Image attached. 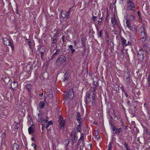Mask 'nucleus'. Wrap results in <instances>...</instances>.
Here are the masks:
<instances>
[{"label":"nucleus","instance_id":"nucleus-1","mask_svg":"<svg viewBox=\"0 0 150 150\" xmlns=\"http://www.w3.org/2000/svg\"><path fill=\"white\" fill-rule=\"evenodd\" d=\"M90 95L88 93L87 94L86 96V104H88V102L90 101L92 102V106L93 107H94L96 106V103L95 100H94L95 97V95L93 92L92 95L91 96V97Z\"/></svg>","mask_w":150,"mask_h":150},{"label":"nucleus","instance_id":"nucleus-2","mask_svg":"<svg viewBox=\"0 0 150 150\" xmlns=\"http://www.w3.org/2000/svg\"><path fill=\"white\" fill-rule=\"evenodd\" d=\"M58 122L59 123V128L60 129H64V125L66 123L65 120H64L63 118L61 116L59 115L58 117Z\"/></svg>","mask_w":150,"mask_h":150},{"label":"nucleus","instance_id":"nucleus-3","mask_svg":"<svg viewBox=\"0 0 150 150\" xmlns=\"http://www.w3.org/2000/svg\"><path fill=\"white\" fill-rule=\"evenodd\" d=\"M3 40H4V44L6 45H10L11 47L12 51H13L14 47L13 42L11 41L10 40L8 39L7 38H3Z\"/></svg>","mask_w":150,"mask_h":150},{"label":"nucleus","instance_id":"nucleus-4","mask_svg":"<svg viewBox=\"0 0 150 150\" xmlns=\"http://www.w3.org/2000/svg\"><path fill=\"white\" fill-rule=\"evenodd\" d=\"M112 129L113 131V133L114 134H117L119 135L120 133L123 131L122 128H117L116 126L114 125L112 127Z\"/></svg>","mask_w":150,"mask_h":150},{"label":"nucleus","instance_id":"nucleus-5","mask_svg":"<svg viewBox=\"0 0 150 150\" xmlns=\"http://www.w3.org/2000/svg\"><path fill=\"white\" fill-rule=\"evenodd\" d=\"M144 54V52L143 50L142 49L139 50L138 51L137 58L139 61H142L143 59Z\"/></svg>","mask_w":150,"mask_h":150},{"label":"nucleus","instance_id":"nucleus-6","mask_svg":"<svg viewBox=\"0 0 150 150\" xmlns=\"http://www.w3.org/2000/svg\"><path fill=\"white\" fill-rule=\"evenodd\" d=\"M42 133H45L46 130H47V120H45L42 121Z\"/></svg>","mask_w":150,"mask_h":150},{"label":"nucleus","instance_id":"nucleus-7","mask_svg":"<svg viewBox=\"0 0 150 150\" xmlns=\"http://www.w3.org/2000/svg\"><path fill=\"white\" fill-rule=\"evenodd\" d=\"M66 58L64 56L61 55L57 60L56 63L58 65H59L61 63L64 62L66 61Z\"/></svg>","mask_w":150,"mask_h":150},{"label":"nucleus","instance_id":"nucleus-8","mask_svg":"<svg viewBox=\"0 0 150 150\" xmlns=\"http://www.w3.org/2000/svg\"><path fill=\"white\" fill-rule=\"evenodd\" d=\"M76 134L77 133L76 132H74L71 133V135L72 137L71 139L72 142V144H73L74 143L76 142V141L77 139V136Z\"/></svg>","mask_w":150,"mask_h":150},{"label":"nucleus","instance_id":"nucleus-9","mask_svg":"<svg viewBox=\"0 0 150 150\" xmlns=\"http://www.w3.org/2000/svg\"><path fill=\"white\" fill-rule=\"evenodd\" d=\"M66 96L68 97L69 98L72 99L74 97V93L72 89L69 90L67 93L65 94Z\"/></svg>","mask_w":150,"mask_h":150},{"label":"nucleus","instance_id":"nucleus-10","mask_svg":"<svg viewBox=\"0 0 150 150\" xmlns=\"http://www.w3.org/2000/svg\"><path fill=\"white\" fill-rule=\"evenodd\" d=\"M70 14V12L69 11H62L61 13V17L62 18H68Z\"/></svg>","mask_w":150,"mask_h":150},{"label":"nucleus","instance_id":"nucleus-11","mask_svg":"<svg viewBox=\"0 0 150 150\" xmlns=\"http://www.w3.org/2000/svg\"><path fill=\"white\" fill-rule=\"evenodd\" d=\"M1 80L3 81V82H4V84H7L9 83L11 80V79L8 77L4 76L1 78Z\"/></svg>","mask_w":150,"mask_h":150},{"label":"nucleus","instance_id":"nucleus-12","mask_svg":"<svg viewBox=\"0 0 150 150\" xmlns=\"http://www.w3.org/2000/svg\"><path fill=\"white\" fill-rule=\"evenodd\" d=\"M128 8L129 9L134 10L133 9L135 8L134 4L132 1H129L127 2Z\"/></svg>","mask_w":150,"mask_h":150},{"label":"nucleus","instance_id":"nucleus-13","mask_svg":"<svg viewBox=\"0 0 150 150\" xmlns=\"http://www.w3.org/2000/svg\"><path fill=\"white\" fill-rule=\"evenodd\" d=\"M47 68V65L44 64L42 67V69H45L44 71L42 74V76L43 79H46V72L47 70L46 69Z\"/></svg>","mask_w":150,"mask_h":150},{"label":"nucleus","instance_id":"nucleus-14","mask_svg":"<svg viewBox=\"0 0 150 150\" xmlns=\"http://www.w3.org/2000/svg\"><path fill=\"white\" fill-rule=\"evenodd\" d=\"M34 124H32L28 128V132L29 134H33L34 132Z\"/></svg>","mask_w":150,"mask_h":150},{"label":"nucleus","instance_id":"nucleus-15","mask_svg":"<svg viewBox=\"0 0 150 150\" xmlns=\"http://www.w3.org/2000/svg\"><path fill=\"white\" fill-rule=\"evenodd\" d=\"M111 22L112 24V25H113V26L114 28L118 25V24L115 18H112Z\"/></svg>","mask_w":150,"mask_h":150},{"label":"nucleus","instance_id":"nucleus-16","mask_svg":"<svg viewBox=\"0 0 150 150\" xmlns=\"http://www.w3.org/2000/svg\"><path fill=\"white\" fill-rule=\"evenodd\" d=\"M11 87L12 88V89L14 90L15 88L18 85V83L14 81L12 83H11Z\"/></svg>","mask_w":150,"mask_h":150},{"label":"nucleus","instance_id":"nucleus-17","mask_svg":"<svg viewBox=\"0 0 150 150\" xmlns=\"http://www.w3.org/2000/svg\"><path fill=\"white\" fill-rule=\"evenodd\" d=\"M20 149V146L18 145L15 143L13 146V150H19Z\"/></svg>","mask_w":150,"mask_h":150},{"label":"nucleus","instance_id":"nucleus-18","mask_svg":"<svg viewBox=\"0 0 150 150\" xmlns=\"http://www.w3.org/2000/svg\"><path fill=\"white\" fill-rule=\"evenodd\" d=\"M121 39L122 41V43L123 46H126L128 44L129 41L128 42V43H127V42H126V40L123 38H121Z\"/></svg>","mask_w":150,"mask_h":150},{"label":"nucleus","instance_id":"nucleus-19","mask_svg":"<svg viewBox=\"0 0 150 150\" xmlns=\"http://www.w3.org/2000/svg\"><path fill=\"white\" fill-rule=\"evenodd\" d=\"M49 91V94H47V95H49V97L50 99L52 98L53 96L52 95V90L50 89H49L47 90V91Z\"/></svg>","mask_w":150,"mask_h":150},{"label":"nucleus","instance_id":"nucleus-20","mask_svg":"<svg viewBox=\"0 0 150 150\" xmlns=\"http://www.w3.org/2000/svg\"><path fill=\"white\" fill-rule=\"evenodd\" d=\"M25 88L29 91H30L31 90L32 86L29 84H27L25 85Z\"/></svg>","mask_w":150,"mask_h":150},{"label":"nucleus","instance_id":"nucleus-21","mask_svg":"<svg viewBox=\"0 0 150 150\" xmlns=\"http://www.w3.org/2000/svg\"><path fill=\"white\" fill-rule=\"evenodd\" d=\"M6 114H5L4 113H0V118H6L8 114V113H6Z\"/></svg>","mask_w":150,"mask_h":150},{"label":"nucleus","instance_id":"nucleus-22","mask_svg":"<svg viewBox=\"0 0 150 150\" xmlns=\"http://www.w3.org/2000/svg\"><path fill=\"white\" fill-rule=\"evenodd\" d=\"M129 30L132 31H134L136 29V28L135 25L131 26L129 28Z\"/></svg>","mask_w":150,"mask_h":150},{"label":"nucleus","instance_id":"nucleus-23","mask_svg":"<svg viewBox=\"0 0 150 150\" xmlns=\"http://www.w3.org/2000/svg\"><path fill=\"white\" fill-rule=\"evenodd\" d=\"M60 52V51L59 50L57 49L56 52L53 54L52 57V59L55 57L56 55H58Z\"/></svg>","mask_w":150,"mask_h":150},{"label":"nucleus","instance_id":"nucleus-24","mask_svg":"<svg viewBox=\"0 0 150 150\" xmlns=\"http://www.w3.org/2000/svg\"><path fill=\"white\" fill-rule=\"evenodd\" d=\"M80 113H77V120L79 121V123H81V122L80 121V120L81 119V115Z\"/></svg>","mask_w":150,"mask_h":150},{"label":"nucleus","instance_id":"nucleus-25","mask_svg":"<svg viewBox=\"0 0 150 150\" xmlns=\"http://www.w3.org/2000/svg\"><path fill=\"white\" fill-rule=\"evenodd\" d=\"M39 105L41 109L44 108L45 107V103L42 101L40 102Z\"/></svg>","mask_w":150,"mask_h":150},{"label":"nucleus","instance_id":"nucleus-26","mask_svg":"<svg viewBox=\"0 0 150 150\" xmlns=\"http://www.w3.org/2000/svg\"><path fill=\"white\" fill-rule=\"evenodd\" d=\"M69 47L71 51V54H73L75 52V50L74 48H73V46L71 45H70L69 46Z\"/></svg>","mask_w":150,"mask_h":150},{"label":"nucleus","instance_id":"nucleus-27","mask_svg":"<svg viewBox=\"0 0 150 150\" xmlns=\"http://www.w3.org/2000/svg\"><path fill=\"white\" fill-rule=\"evenodd\" d=\"M126 24L127 27L129 28L131 25L130 21L129 20H127L126 21Z\"/></svg>","mask_w":150,"mask_h":150},{"label":"nucleus","instance_id":"nucleus-28","mask_svg":"<svg viewBox=\"0 0 150 150\" xmlns=\"http://www.w3.org/2000/svg\"><path fill=\"white\" fill-rule=\"evenodd\" d=\"M29 39H26L25 40V42L28 43V45L29 46V47L30 48L32 49L31 48V43L30 41H29Z\"/></svg>","mask_w":150,"mask_h":150},{"label":"nucleus","instance_id":"nucleus-29","mask_svg":"<svg viewBox=\"0 0 150 150\" xmlns=\"http://www.w3.org/2000/svg\"><path fill=\"white\" fill-rule=\"evenodd\" d=\"M120 55L121 58H123L124 57V52L123 49H122L120 50Z\"/></svg>","mask_w":150,"mask_h":150},{"label":"nucleus","instance_id":"nucleus-30","mask_svg":"<svg viewBox=\"0 0 150 150\" xmlns=\"http://www.w3.org/2000/svg\"><path fill=\"white\" fill-rule=\"evenodd\" d=\"M79 124L77 126V127L76 128V130L78 132H80L81 130V128L80 127V126L81 125V123H79Z\"/></svg>","mask_w":150,"mask_h":150},{"label":"nucleus","instance_id":"nucleus-31","mask_svg":"<svg viewBox=\"0 0 150 150\" xmlns=\"http://www.w3.org/2000/svg\"><path fill=\"white\" fill-rule=\"evenodd\" d=\"M146 37L145 32H141V38H146Z\"/></svg>","mask_w":150,"mask_h":150},{"label":"nucleus","instance_id":"nucleus-32","mask_svg":"<svg viewBox=\"0 0 150 150\" xmlns=\"http://www.w3.org/2000/svg\"><path fill=\"white\" fill-rule=\"evenodd\" d=\"M82 140L83 141V142H84V137H83V134H81V137L79 139V144L80 141Z\"/></svg>","mask_w":150,"mask_h":150},{"label":"nucleus","instance_id":"nucleus-33","mask_svg":"<svg viewBox=\"0 0 150 150\" xmlns=\"http://www.w3.org/2000/svg\"><path fill=\"white\" fill-rule=\"evenodd\" d=\"M69 78V76L67 74V73L65 74L64 75V78L63 79L64 81H65L66 80H67Z\"/></svg>","mask_w":150,"mask_h":150},{"label":"nucleus","instance_id":"nucleus-34","mask_svg":"<svg viewBox=\"0 0 150 150\" xmlns=\"http://www.w3.org/2000/svg\"><path fill=\"white\" fill-rule=\"evenodd\" d=\"M16 11H15V12L17 14H19V12L18 11V9L19 8V6H18V4H16Z\"/></svg>","mask_w":150,"mask_h":150},{"label":"nucleus","instance_id":"nucleus-35","mask_svg":"<svg viewBox=\"0 0 150 150\" xmlns=\"http://www.w3.org/2000/svg\"><path fill=\"white\" fill-rule=\"evenodd\" d=\"M144 108H145V110L144 111L145 112H149V109L147 108L146 104L145 103L144 104Z\"/></svg>","mask_w":150,"mask_h":150},{"label":"nucleus","instance_id":"nucleus-36","mask_svg":"<svg viewBox=\"0 0 150 150\" xmlns=\"http://www.w3.org/2000/svg\"><path fill=\"white\" fill-rule=\"evenodd\" d=\"M124 145L125 147L126 148L127 150H130V148L127 144L125 142L124 144Z\"/></svg>","mask_w":150,"mask_h":150},{"label":"nucleus","instance_id":"nucleus-37","mask_svg":"<svg viewBox=\"0 0 150 150\" xmlns=\"http://www.w3.org/2000/svg\"><path fill=\"white\" fill-rule=\"evenodd\" d=\"M53 124V122L52 121H50L48 122L47 123V127L50 125H52Z\"/></svg>","mask_w":150,"mask_h":150},{"label":"nucleus","instance_id":"nucleus-38","mask_svg":"<svg viewBox=\"0 0 150 150\" xmlns=\"http://www.w3.org/2000/svg\"><path fill=\"white\" fill-rule=\"evenodd\" d=\"M53 41L52 42L53 43H56L57 41L56 40V37L55 36V35H54V37L53 38Z\"/></svg>","mask_w":150,"mask_h":150},{"label":"nucleus","instance_id":"nucleus-39","mask_svg":"<svg viewBox=\"0 0 150 150\" xmlns=\"http://www.w3.org/2000/svg\"><path fill=\"white\" fill-rule=\"evenodd\" d=\"M129 18L131 20L133 21L135 18L133 15H130L129 17Z\"/></svg>","mask_w":150,"mask_h":150},{"label":"nucleus","instance_id":"nucleus-40","mask_svg":"<svg viewBox=\"0 0 150 150\" xmlns=\"http://www.w3.org/2000/svg\"><path fill=\"white\" fill-rule=\"evenodd\" d=\"M148 83L147 84H146V87H149V85H150V78H148Z\"/></svg>","mask_w":150,"mask_h":150},{"label":"nucleus","instance_id":"nucleus-41","mask_svg":"<svg viewBox=\"0 0 150 150\" xmlns=\"http://www.w3.org/2000/svg\"><path fill=\"white\" fill-rule=\"evenodd\" d=\"M141 39L142 40V42H144L146 40V38H141Z\"/></svg>","mask_w":150,"mask_h":150},{"label":"nucleus","instance_id":"nucleus-42","mask_svg":"<svg viewBox=\"0 0 150 150\" xmlns=\"http://www.w3.org/2000/svg\"><path fill=\"white\" fill-rule=\"evenodd\" d=\"M116 113H112V115L114 119H115L117 117V115H115Z\"/></svg>","mask_w":150,"mask_h":150},{"label":"nucleus","instance_id":"nucleus-43","mask_svg":"<svg viewBox=\"0 0 150 150\" xmlns=\"http://www.w3.org/2000/svg\"><path fill=\"white\" fill-rule=\"evenodd\" d=\"M102 30H101L99 32V36H100V37L101 38L102 37Z\"/></svg>","mask_w":150,"mask_h":150},{"label":"nucleus","instance_id":"nucleus-44","mask_svg":"<svg viewBox=\"0 0 150 150\" xmlns=\"http://www.w3.org/2000/svg\"><path fill=\"white\" fill-rule=\"evenodd\" d=\"M108 148V149H111L112 148V145L110 143L109 144Z\"/></svg>","mask_w":150,"mask_h":150},{"label":"nucleus","instance_id":"nucleus-45","mask_svg":"<svg viewBox=\"0 0 150 150\" xmlns=\"http://www.w3.org/2000/svg\"><path fill=\"white\" fill-rule=\"evenodd\" d=\"M40 53H41V57L42 59L44 54V53L42 52H41Z\"/></svg>","mask_w":150,"mask_h":150},{"label":"nucleus","instance_id":"nucleus-46","mask_svg":"<svg viewBox=\"0 0 150 150\" xmlns=\"http://www.w3.org/2000/svg\"><path fill=\"white\" fill-rule=\"evenodd\" d=\"M96 16H93L92 19L93 21H98L97 20H96Z\"/></svg>","mask_w":150,"mask_h":150},{"label":"nucleus","instance_id":"nucleus-47","mask_svg":"<svg viewBox=\"0 0 150 150\" xmlns=\"http://www.w3.org/2000/svg\"><path fill=\"white\" fill-rule=\"evenodd\" d=\"M141 32H145L144 29V28H142L141 29Z\"/></svg>","mask_w":150,"mask_h":150},{"label":"nucleus","instance_id":"nucleus-48","mask_svg":"<svg viewBox=\"0 0 150 150\" xmlns=\"http://www.w3.org/2000/svg\"><path fill=\"white\" fill-rule=\"evenodd\" d=\"M84 40V39H82V44L84 45H85V43L83 42V40Z\"/></svg>","mask_w":150,"mask_h":150},{"label":"nucleus","instance_id":"nucleus-49","mask_svg":"<svg viewBox=\"0 0 150 150\" xmlns=\"http://www.w3.org/2000/svg\"><path fill=\"white\" fill-rule=\"evenodd\" d=\"M18 123L15 126V129H18Z\"/></svg>","mask_w":150,"mask_h":150},{"label":"nucleus","instance_id":"nucleus-50","mask_svg":"<svg viewBox=\"0 0 150 150\" xmlns=\"http://www.w3.org/2000/svg\"><path fill=\"white\" fill-rule=\"evenodd\" d=\"M86 3L87 4H88L89 3V0H86Z\"/></svg>","mask_w":150,"mask_h":150},{"label":"nucleus","instance_id":"nucleus-51","mask_svg":"<svg viewBox=\"0 0 150 150\" xmlns=\"http://www.w3.org/2000/svg\"><path fill=\"white\" fill-rule=\"evenodd\" d=\"M124 93L125 94V95L126 97H127L128 96V95L126 92H124Z\"/></svg>","mask_w":150,"mask_h":150},{"label":"nucleus","instance_id":"nucleus-52","mask_svg":"<svg viewBox=\"0 0 150 150\" xmlns=\"http://www.w3.org/2000/svg\"><path fill=\"white\" fill-rule=\"evenodd\" d=\"M127 104L129 105H130L131 104L130 101H127Z\"/></svg>","mask_w":150,"mask_h":150},{"label":"nucleus","instance_id":"nucleus-53","mask_svg":"<svg viewBox=\"0 0 150 150\" xmlns=\"http://www.w3.org/2000/svg\"><path fill=\"white\" fill-rule=\"evenodd\" d=\"M110 117H109V118H110V120H112L113 118L112 116H110Z\"/></svg>","mask_w":150,"mask_h":150},{"label":"nucleus","instance_id":"nucleus-54","mask_svg":"<svg viewBox=\"0 0 150 150\" xmlns=\"http://www.w3.org/2000/svg\"><path fill=\"white\" fill-rule=\"evenodd\" d=\"M3 135L4 136V137H5L6 136V133L5 132H3Z\"/></svg>","mask_w":150,"mask_h":150},{"label":"nucleus","instance_id":"nucleus-55","mask_svg":"<svg viewBox=\"0 0 150 150\" xmlns=\"http://www.w3.org/2000/svg\"><path fill=\"white\" fill-rule=\"evenodd\" d=\"M61 109H57V110L56 112L57 111L58 112H60L61 111Z\"/></svg>","mask_w":150,"mask_h":150},{"label":"nucleus","instance_id":"nucleus-56","mask_svg":"<svg viewBox=\"0 0 150 150\" xmlns=\"http://www.w3.org/2000/svg\"><path fill=\"white\" fill-rule=\"evenodd\" d=\"M129 80V76H128V77L126 78V81H128Z\"/></svg>","mask_w":150,"mask_h":150},{"label":"nucleus","instance_id":"nucleus-57","mask_svg":"<svg viewBox=\"0 0 150 150\" xmlns=\"http://www.w3.org/2000/svg\"><path fill=\"white\" fill-rule=\"evenodd\" d=\"M110 124L111 125V126L112 127H111L113 126V124L112 123V122H111V121H110Z\"/></svg>","mask_w":150,"mask_h":150},{"label":"nucleus","instance_id":"nucleus-58","mask_svg":"<svg viewBox=\"0 0 150 150\" xmlns=\"http://www.w3.org/2000/svg\"><path fill=\"white\" fill-rule=\"evenodd\" d=\"M34 149H35V150H36V149H37V146H36V144H35L34 146Z\"/></svg>","mask_w":150,"mask_h":150},{"label":"nucleus","instance_id":"nucleus-59","mask_svg":"<svg viewBox=\"0 0 150 150\" xmlns=\"http://www.w3.org/2000/svg\"><path fill=\"white\" fill-rule=\"evenodd\" d=\"M43 93H41L39 95V96L41 97H42L43 96Z\"/></svg>","mask_w":150,"mask_h":150},{"label":"nucleus","instance_id":"nucleus-60","mask_svg":"<svg viewBox=\"0 0 150 150\" xmlns=\"http://www.w3.org/2000/svg\"><path fill=\"white\" fill-rule=\"evenodd\" d=\"M122 91L123 92H124H124H125V91H124V88L122 87Z\"/></svg>","mask_w":150,"mask_h":150},{"label":"nucleus","instance_id":"nucleus-61","mask_svg":"<svg viewBox=\"0 0 150 150\" xmlns=\"http://www.w3.org/2000/svg\"><path fill=\"white\" fill-rule=\"evenodd\" d=\"M98 21V22L99 24V25H100V24H101V22H102V21Z\"/></svg>","mask_w":150,"mask_h":150},{"label":"nucleus","instance_id":"nucleus-62","mask_svg":"<svg viewBox=\"0 0 150 150\" xmlns=\"http://www.w3.org/2000/svg\"><path fill=\"white\" fill-rule=\"evenodd\" d=\"M31 140L33 141H35V139L34 138V137H32V138H31Z\"/></svg>","mask_w":150,"mask_h":150},{"label":"nucleus","instance_id":"nucleus-63","mask_svg":"<svg viewBox=\"0 0 150 150\" xmlns=\"http://www.w3.org/2000/svg\"><path fill=\"white\" fill-rule=\"evenodd\" d=\"M137 14H138V15H140V11H138L137 12Z\"/></svg>","mask_w":150,"mask_h":150},{"label":"nucleus","instance_id":"nucleus-64","mask_svg":"<svg viewBox=\"0 0 150 150\" xmlns=\"http://www.w3.org/2000/svg\"><path fill=\"white\" fill-rule=\"evenodd\" d=\"M108 15H107V17H106V21H108Z\"/></svg>","mask_w":150,"mask_h":150}]
</instances>
